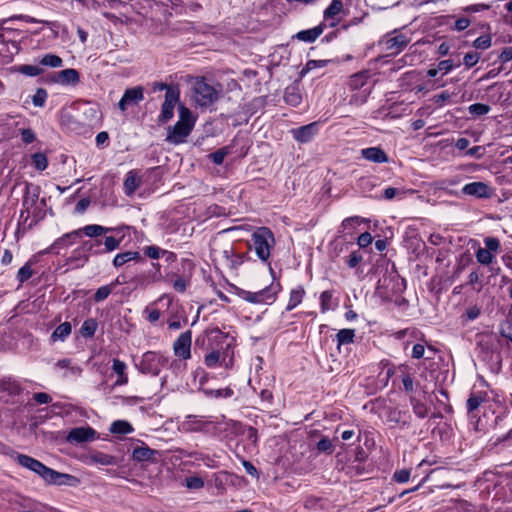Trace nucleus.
I'll return each mask as SVG.
<instances>
[{
	"label": "nucleus",
	"instance_id": "nucleus-1",
	"mask_svg": "<svg viewBox=\"0 0 512 512\" xmlns=\"http://www.w3.org/2000/svg\"><path fill=\"white\" fill-rule=\"evenodd\" d=\"M17 462L39 475L49 485L76 487L80 484V480L74 475L55 471L28 455L18 454Z\"/></svg>",
	"mask_w": 512,
	"mask_h": 512
},
{
	"label": "nucleus",
	"instance_id": "nucleus-2",
	"mask_svg": "<svg viewBox=\"0 0 512 512\" xmlns=\"http://www.w3.org/2000/svg\"><path fill=\"white\" fill-rule=\"evenodd\" d=\"M194 118L190 110L184 106L179 109V120L173 127L169 128L166 141L179 144L185 141L194 127Z\"/></svg>",
	"mask_w": 512,
	"mask_h": 512
},
{
	"label": "nucleus",
	"instance_id": "nucleus-3",
	"mask_svg": "<svg viewBox=\"0 0 512 512\" xmlns=\"http://www.w3.org/2000/svg\"><path fill=\"white\" fill-rule=\"evenodd\" d=\"M193 93L197 105L208 107L219 99L222 86L209 84L204 78H197L193 84Z\"/></svg>",
	"mask_w": 512,
	"mask_h": 512
},
{
	"label": "nucleus",
	"instance_id": "nucleus-4",
	"mask_svg": "<svg viewBox=\"0 0 512 512\" xmlns=\"http://www.w3.org/2000/svg\"><path fill=\"white\" fill-rule=\"evenodd\" d=\"M252 242L256 255L266 262L270 257L271 247L275 243L273 233L266 227H261L252 234Z\"/></svg>",
	"mask_w": 512,
	"mask_h": 512
},
{
	"label": "nucleus",
	"instance_id": "nucleus-5",
	"mask_svg": "<svg viewBox=\"0 0 512 512\" xmlns=\"http://www.w3.org/2000/svg\"><path fill=\"white\" fill-rule=\"evenodd\" d=\"M165 364L166 359L162 355L153 351H148L143 354L141 360L136 366L143 374L157 376Z\"/></svg>",
	"mask_w": 512,
	"mask_h": 512
},
{
	"label": "nucleus",
	"instance_id": "nucleus-6",
	"mask_svg": "<svg viewBox=\"0 0 512 512\" xmlns=\"http://www.w3.org/2000/svg\"><path fill=\"white\" fill-rule=\"evenodd\" d=\"M277 292L275 287L270 286L256 292L242 291L241 297L250 303L271 304L275 300Z\"/></svg>",
	"mask_w": 512,
	"mask_h": 512
},
{
	"label": "nucleus",
	"instance_id": "nucleus-7",
	"mask_svg": "<svg viewBox=\"0 0 512 512\" xmlns=\"http://www.w3.org/2000/svg\"><path fill=\"white\" fill-rule=\"evenodd\" d=\"M180 92L179 89H168L165 94V100L162 104L161 113L159 115V122L166 123L174 115V108L179 102Z\"/></svg>",
	"mask_w": 512,
	"mask_h": 512
},
{
	"label": "nucleus",
	"instance_id": "nucleus-8",
	"mask_svg": "<svg viewBox=\"0 0 512 512\" xmlns=\"http://www.w3.org/2000/svg\"><path fill=\"white\" fill-rule=\"evenodd\" d=\"M410 42V39L404 34H398L395 36L386 35L382 40L381 44L385 46V50L391 55L399 54Z\"/></svg>",
	"mask_w": 512,
	"mask_h": 512
},
{
	"label": "nucleus",
	"instance_id": "nucleus-9",
	"mask_svg": "<svg viewBox=\"0 0 512 512\" xmlns=\"http://www.w3.org/2000/svg\"><path fill=\"white\" fill-rule=\"evenodd\" d=\"M462 194L479 199H487L493 195V190L485 182H472L463 186Z\"/></svg>",
	"mask_w": 512,
	"mask_h": 512
},
{
	"label": "nucleus",
	"instance_id": "nucleus-10",
	"mask_svg": "<svg viewBox=\"0 0 512 512\" xmlns=\"http://www.w3.org/2000/svg\"><path fill=\"white\" fill-rule=\"evenodd\" d=\"M144 99V89L142 86H136L126 89L118 103V108L124 112L130 105H137Z\"/></svg>",
	"mask_w": 512,
	"mask_h": 512
},
{
	"label": "nucleus",
	"instance_id": "nucleus-11",
	"mask_svg": "<svg viewBox=\"0 0 512 512\" xmlns=\"http://www.w3.org/2000/svg\"><path fill=\"white\" fill-rule=\"evenodd\" d=\"M111 230H112V228L103 227V226L97 225V224L87 225L83 228L74 230L71 233L65 234L63 238H60L55 242V245L60 244L64 238H70L72 236L78 237L82 233H84L88 237H98V236H101V235L111 231Z\"/></svg>",
	"mask_w": 512,
	"mask_h": 512
},
{
	"label": "nucleus",
	"instance_id": "nucleus-12",
	"mask_svg": "<svg viewBox=\"0 0 512 512\" xmlns=\"http://www.w3.org/2000/svg\"><path fill=\"white\" fill-rule=\"evenodd\" d=\"M96 438V431L91 427H76L73 428L68 436L67 441L70 443L81 444L84 442H91Z\"/></svg>",
	"mask_w": 512,
	"mask_h": 512
},
{
	"label": "nucleus",
	"instance_id": "nucleus-13",
	"mask_svg": "<svg viewBox=\"0 0 512 512\" xmlns=\"http://www.w3.org/2000/svg\"><path fill=\"white\" fill-rule=\"evenodd\" d=\"M191 340L192 334L190 331L181 333L173 345L174 353L182 359H188L191 356Z\"/></svg>",
	"mask_w": 512,
	"mask_h": 512
},
{
	"label": "nucleus",
	"instance_id": "nucleus-14",
	"mask_svg": "<svg viewBox=\"0 0 512 512\" xmlns=\"http://www.w3.org/2000/svg\"><path fill=\"white\" fill-rule=\"evenodd\" d=\"M364 159L374 163H387L389 158L380 147H369L361 150Z\"/></svg>",
	"mask_w": 512,
	"mask_h": 512
},
{
	"label": "nucleus",
	"instance_id": "nucleus-15",
	"mask_svg": "<svg viewBox=\"0 0 512 512\" xmlns=\"http://www.w3.org/2000/svg\"><path fill=\"white\" fill-rule=\"evenodd\" d=\"M317 131V124L311 123L305 126H301L292 131L294 138L302 143L309 142Z\"/></svg>",
	"mask_w": 512,
	"mask_h": 512
},
{
	"label": "nucleus",
	"instance_id": "nucleus-16",
	"mask_svg": "<svg viewBox=\"0 0 512 512\" xmlns=\"http://www.w3.org/2000/svg\"><path fill=\"white\" fill-rule=\"evenodd\" d=\"M54 81L63 85H75L79 82V73L72 68L65 69L57 72Z\"/></svg>",
	"mask_w": 512,
	"mask_h": 512
},
{
	"label": "nucleus",
	"instance_id": "nucleus-17",
	"mask_svg": "<svg viewBox=\"0 0 512 512\" xmlns=\"http://www.w3.org/2000/svg\"><path fill=\"white\" fill-rule=\"evenodd\" d=\"M141 184V178L135 171H129L124 181V190L126 195H132Z\"/></svg>",
	"mask_w": 512,
	"mask_h": 512
},
{
	"label": "nucleus",
	"instance_id": "nucleus-18",
	"mask_svg": "<svg viewBox=\"0 0 512 512\" xmlns=\"http://www.w3.org/2000/svg\"><path fill=\"white\" fill-rule=\"evenodd\" d=\"M323 32V28L321 25L316 26L312 29L303 30L296 34V38L300 41L304 42H314Z\"/></svg>",
	"mask_w": 512,
	"mask_h": 512
},
{
	"label": "nucleus",
	"instance_id": "nucleus-19",
	"mask_svg": "<svg viewBox=\"0 0 512 512\" xmlns=\"http://www.w3.org/2000/svg\"><path fill=\"white\" fill-rule=\"evenodd\" d=\"M113 371L117 374L118 378L115 382V385H125L127 384L128 382V377H127V374L125 373L126 371V364L119 360V359H114L113 360Z\"/></svg>",
	"mask_w": 512,
	"mask_h": 512
},
{
	"label": "nucleus",
	"instance_id": "nucleus-20",
	"mask_svg": "<svg viewBox=\"0 0 512 512\" xmlns=\"http://www.w3.org/2000/svg\"><path fill=\"white\" fill-rule=\"evenodd\" d=\"M39 198V190L38 188H34L31 190L29 186L26 187L25 196L23 198L22 206L26 209V212L30 211V209L37 203Z\"/></svg>",
	"mask_w": 512,
	"mask_h": 512
},
{
	"label": "nucleus",
	"instance_id": "nucleus-21",
	"mask_svg": "<svg viewBox=\"0 0 512 512\" xmlns=\"http://www.w3.org/2000/svg\"><path fill=\"white\" fill-rule=\"evenodd\" d=\"M72 326L69 322L60 324L54 332L51 334V341L56 342L58 340L64 341L71 333Z\"/></svg>",
	"mask_w": 512,
	"mask_h": 512
},
{
	"label": "nucleus",
	"instance_id": "nucleus-22",
	"mask_svg": "<svg viewBox=\"0 0 512 512\" xmlns=\"http://www.w3.org/2000/svg\"><path fill=\"white\" fill-rule=\"evenodd\" d=\"M155 453L156 451L148 447H136L133 450L132 457L136 461H148L154 457Z\"/></svg>",
	"mask_w": 512,
	"mask_h": 512
},
{
	"label": "nucleus",
	"instance_id": "nucleus-23",
	"mask_svg": "<svg viewBox=\"0 0 512 512\" xmlns=\"http://www.w3.org/2000/svg\"><path fill=\"white\" fill-rule=\"evenodd\" d=\"M140 259V254L136 251H127L124 253L117 254L113 260L115 267H121L125 263Z\"/></svg>",
	"mask_w": 512,
	"mask_h": 512
},
{
	"label": "nucleus",
	"instance_id": "nucleus-24",
	"mask_svg": "<svg viewBox=\"0 0 512 512\" xmlns=\"http://www.w3.org/2000/svg\"><path fill=\"white\" fill-rule=\"evenodd\" d=\"M284 99L286 103H288L291 106H297L301 102V95L299 93V90L295 86H289L286 88L284 93Z\"/></svg>",
	"mask_w": 512,
	"mask_h": 512
},
{
	"label": "nucleus",
	"instance_id": "nucleus-25",
	"mask_svg": "<svg viewBox=\"0 0 512 512\" xmlns=\"http://www.w3.org/2000/svg\"><path fill=\"white\" fill-rule=\"evenodd\" d=\"M90 458L92 462L104 466L116 464V458L114 456L102 452H95L91 454Z\"/></svg>",
	"mask_w": 512,
	"mask_h": 512
},
{
	"label": "nucleus",
	"instance_id": "nucleus-26",
	"mask_svg": "<svg viewBox=\"0 0 512 512\" xmlns=\"http://www.w3.org/2000/svg\"><path fill=\"white\" fill-rule=\"evenodd\" d=\"M133 431L131 424L124 420H117L111 424L110 432L114 434H129Z\"/></svg>",
	"mask_w": 512,
	"mask_h": 512
},
{
	"label": "nucleus",
	"instance_id": "nucleus-27",
	"mask_svg": "<svg viewBox=\"0 0 512 512\" xmlns=\"http://www.w3.org/2000/svg\"><path fill=\"white\" fill-rule=\"evenodd\" d=\"M98 327V323L95 319L89 318L85 320L80 328V334L83 337H93Z\"/></svg>",
	"mask_w": 512,
	"mask_h": 512
},
{
	"label": "nucleus",
	"instance_id": "nucleus-28",
	"mask_svg": "<svg viewBox=\"0 0 512 512\" xmlns=\"http://www.w3.org/2000/svg\"><path fill=\"white\" fill-rule=\"evenodd\" d=\"M304 294H305V291L303 288H298V289L292 290L290 293V298H289V302L286 307V310L291 311L298 304H300L303 299Z\"/></svg>",
	"mask_w": 512,
	"mask_h": 512
},
{
	"label": "nucleus",
	"instance_id": "nucleus-29",
	"mask_svg": "<svg viewBox=\"0 0 512 512\" xmlns=\"http://www.w3.org/2000/svg\"><path fill=\"white\" fill-rule=\"evenodd\" d=\"M343 9L342 0H332L331 4L324 11L325 19H333Z\"/></svg>",
	"mask_w": 512,
	"mask_h": 512
},
{
	"label": "nucleus",
	"instance_id": "nucleus-30",
	"mask_svg": "<svg viewBox=\"0 0 512 512\" xmlns=\"http://www.w3.org/2000/svg\"><path fill=\"white\" fill-rule=\"evenodd\" d=\"M338 346L343 344L352 343L355 337V331L353 329H342L337 335Z\"/></svg>",
	"mask_w": 512,
	"mask_h": 512
},
{
	"label": "nucleus",
	"instance_id": "nucleus-31",
	"mask_svg": "<svg viewBox=\"0 0 512 512\" xmlns=\"http://www.w3.org/2000/svg\"><path fill=\"white\" fill-rule=\"evenodd\" d=\"M476 259L482 265H490L494 260V256L489 250L479 248L476 252Z\"/></svg>",
	"mask_w": 512,
	"mask_h": 512
},
{
	"label": "nucleus",
	"instance_id": "nucleus-32",
	"mask_svg": "<svg viewBox=\"0 0 512 512\" xmlns=\"http://www.w3.org/2000/svg\"><path fill=\"white\" fill-rule=\"evenodd\" d=\"M0 390L7 392L9 395H19L22 392L21 386L15 381L3 382L0 385Z\"/></svg>",
	"mask_w": 512,
	"mask_h": 512
},
{
	"label": "nucleus",
	"instance_id": "nucleus-33",
	"mask_svg": "<svg viewBox=\"0 0 512 512\" xmlns=\"http://www.w3.org/2000/svg\"><path fill=\"white\" fill-rule=\"evenodd\" d=\"M114 286L115 283H112L110 285H105L98 288L94 294V301L97 303L104 301L111 294Z\"/></svg>",
	"mask_w": 512,
	"mask_h": 512
},
{
	"label": "nucleus",
	"instance_id": "nucleus-34",
	"mask_svg": "<svg viewBox=\"0 0 512 512\" xmlns=\"http://www.w3.org/2000/svg\"><path fill=\"white\" fill-rule=\"evenodd\" d=\"M40 64L45 65V66H50V67L57 68V67H61V66H62L63 61H62V59H61L59 56H57V55H54V54H47V55H45V56L40 60Z\"/></svg>",
	"mask_w": 512,
	"mask_h": 512
},
{
	"label": "nucleus",
	"instance_id": "nucleus-35",
	"mask_svg": "<svg viewBox=\"0 0 512 512\" xmlns=\"http://www.w3.org/2000/svg\"><path fill=\"white\" fill-rule=\"evenodd\" d=\"M31 158H32L34 167L37 170L43 171L47 168L48 160H47V157L43 153H40V152L34 153Z\"/></svg>",
	"mask_w": 512,
	"mask_h": 512
},
{
	"label": "nucleus",
	"instance_id": "nucleus-36",
	"mask_svg": "<svg viewBox=\"0 0 512 512\" xmlns=\"http://www.w3.org/2000/svg\"><path fill=\"white\" fill-rule=\"evenodd\" d=\"M16 71L23 75L33 77L40 75L43 70L40 67L34 65H20L16 68Z\"/></svg>",
	"mask_w": 512,
	"mask_h": 512
},
{
	"label": "nucleus",
	"instance_id": "nucleus-37",
	"mask_svg": "<svg viewBox=\"0 0 512 512\" xmlns=\"http://www.w3.org/2000/svg\"><path fill=\"white\" fill-rule=\"evenodd\" d=\"M469 113L476 116L485 115L490 111V106L482 103H475L469 106Z\"/></svg>",
	"mask_w": 512,
	"mask_h": 512
},
{
	"label": "nucleus",
	"instance_id": "nucleus-38",
	"mask_svg": "<svg viewBox=\"0 0 512 512\" xmlns=\"http://www.w3.org/2000/svg\"><path fill=\"white\" fill-rule=\"evenodd\" d=\"M33 275L30 263H26L17 273V279L20 283H24Z\"/></svg>",
	"mask_w": 512,
	"mask_h": 512
},
{
	"label": "nucleus",
	"instance_id": "nucleus-39",
	"mask_svg": "<svg viewBox=\"0 0 512 512\" xmlns=\"http://www.w3.org/2000/svg\"><path fill=\"white\" fill-rule=\"evenodd\" d=\"M412 407H413V412L419 417V418H424L427 416L428 414V408L427 406L418 401V400H415V399H412Z\"/></svg>",
	"mask_w": 512,
	"mask_h": 512
},
{
	"label": "nucleus",
	"instance_id": "nucleus-40",
	"mask_svg": "<svg viewBox=\"0 0 512 512\" xmlns=\"http://www.w3.org/2000/svg\"><path fill=\"white\" fill-rule=\"evenodd\" d=\"M483 402V397L480 395L472 394L467 400V410L469 413L475 411Z\"/></svg>",
	"mask_w": 512,
	"mask_h": 512
},
{
	"label": "nucleus",
	"instance_id": "nucleus-41",
	"mask_svg": "<svg viewBox=\"0 0 512 512\" xmlns=\"http://www.w3.org/2000/svg\"><path fill=\"white\" fill-rule=\"evenodd\" d=\"M47 98V92L43 88H39L32 98V102L37 107H43Z\"/></svg>",
	"mask_w": 512,
	"mask_h": 512
},
{
	"label": "nucleus",
	"instance_id": "nucleus-42",
	"mask_svg": "<svg viewBox=\"0 0 512 512\" xmlns=\"http://www.w3.org/2000/svg\"><path fill=\"white\" fill-rule=\"evenodd\" d=\"M492 44L491 37L488 35L478 37L474 42L473 46L476 49H488Z\"/></svg>",
	"mask_w": 512,
	"mask_h": 512
},
{
	"label": "nucleus",
	"instance_id": "nucleus-43",
	"mask_svg": "<svg viewBox=\"0 0 512 512\" xmlns=\"http://www.w3.org/2000/svg\"><path fill=\"white\" fill-rule=\"evenodd\" d=\"M367 221H368L367 219L360 218L359 216H353V217H348V218L344 219L341 226H342L343 230L345 231V230L351 229L354 224H359V223L367 222Z\"/></svg>",
	"mask_w": 512,
	"mask_h": 512
},
{
	"label": "nucleus",
	"instance_id": "nucleus-44",
	"mask_svg": "<svg viewBox=\"0 0 512 512\" xmlns=\"http://www.w3.org/2000/svg\"><path fill=\"white\" fill-rule=\"evenodd\" d=\"M9 20H22V21H25L27 23H45V24H50L49 22L47 21H43V20H38L34 17H31V16H28V15H14L8 19H4L2 21V24L9 21Z\"/></svg>",
	"mask_w": 512,
	"mask_h": 512
},
{
	"label": "nucleus",
	"instance_id": "nucleus-45",
	"mask_svg": "<svg viewBox=\"0 0 512 512\" xmlns=\"http://www.w3.org/2000/svg\"><path fill=\"white\" fill-rule=\"evenodd\" d=\"M332 293L330 291H324L320 295L321 309L327 311L331 309Z\"/></svg>",
	"mask_w": 512,
	"mask_h": 512
},
{
	"label": "nucleus",
	"instance_id": "nucleus-46",
	"mask_svg": "<svg viewBox=\"0 0 512 512\" xmlns=\"http://www.w3.org/2000/svg\"><path fill=\"white\" fill-rule=\"evenodd\" d=\"M485 249L490 252H497L500 248V242L495 237H486L484 239Z\"/></svg>",
	"mask_w": 512,
	"mask_h": 512
},
{
	"label": "nucleus",
	"instance_id": "nucleus-47",
	"mask_svg": "<svg viewBox=\"0 0 512 512\" xmlns=\"http://www.w3.org/2000/svg\"><path fill=\"white\" fill-rule=\"evenodd\" d=\"M480 59V54L477 53V52H471V53H467L464 58H463V63L464 65H466L468 68L470 67H473L474 65L477 64V62L479 61Z\"/></svg>",
	"mask_w": 512,
	"mask_h": 512
},
{
	"label": "nucleus",
	"instance_id": "nucleus-48",
	"mask_svg": "<svg viewBox=\"0 0 512 512\" xmlns=\"http://www.w3.org/2000/svg\"><path fill=\"white\" fill-rule=\"evenodd\" d=\"M317 449L319 452L332 453V451H333L332 442L328 438L324 437L317 443Z\"/></svg>",
	"mask_w": 512,
	"mask_h": 512
},
{
	"label": "nucleus",
	"instance_id": "nucleus-49",
	"mask_svg": "<svg viewBox=\"0 0 512 512\" xmlns=\"http://www.w3.org/2000/svg\"><path fill=\"white\" fill-rule=\"evenodd\" d=\"M409 478L410 470L407 469L397 470L393 475V479L398 483H405L409 480Z\"/></svg>",
	"mask_w": 512,
	"mask_h": 512
},
{
	"label": "nucleus",
	"instance_id": "nucleus-50",
	"mask_svg": "<svg viewBox=\"0 0 512 512\" xmlns=\"http://www.w3.org/2000/svg\"><path fill=\"white\" fill-rule=\"evenodd\" d=\"M220 359V352L219 351H212L205 357V364L208 367H214Z\"/></svg>",
	"mask_w": 512,
	"mask_h": 512
},
{
	"label": "nucleus",
	"instance_id": "nucleus-51",
	"mask_svg": "<svg viewBox=\"0 0 512 512\" xmlns=\"http://www.w3.org/2000/svg\"><path fill=\"white\" fill-rule=\"evenodd\" d=\"M186 486L190 489H200L204 486V481L200 477H189L186 479Z\"/></svg>",
	"mask_w": 512,
	"mask_h": 512
},
{
	"label": "nucleus",
	"instance_id": "nucleus-52",
	"mask_svg": "<svg viewBox=\"0 0 512 512\" xmlns=\"http://www.w3.org/2000/svg\"><path fill=\"white\" fill-rule=\"evenodd\" d=\"M366 78L367 76L365 72L354 75L351 80V86L355 89L363 86Z\"/></svg>",
	"mask_w": 512,
	"mask_h": 512
},
{
	"label": "nucleus",
	"instance_id": "nucleus-53",
	"mask_svg": "<svg viewBox=\"0 0 512 512\" xmlns=\"http://www.w3.org/2000/svg\"><path fill=\"white\" fill-rule=\"evenodd\" d=\"M104 244H105L106 251L110 252V251H113L118 248V246L120 244V240H118L112 236H108L105 238Z\"/></svg>",
	"mask_w": 512,
	"mask_h": 512
},
{
	"label": "nucleus",
	"instance_id": "nucleus-54",
	"mask_svg": "<svg viewBox=\"0 0 512 512\" xmlns=\"http://www.w3.org/2000/svg\"><path fill=\"white\" fill-rule=\"evenodd\" d=\"M372 240L373 238L371 234L368 232H364L358 237L357 243L361 248H365L371 244Z\"/></svg>",
	"mask_w": 512,
	"mask_h": 512
},
{
	"label": "nucleus",
	"instance_id": "nucleus-55",
	"mask_svg": "<svg viewBox=\"0 0 512 512\" xmlns=\"http://www.w3.org/2000/svg\"><path fill=\"white\" fill-rule=\"evenodd\" d=\"M159 247L157 246H148L145 248V254L151 259L160 258L161 253H163Z\"/></svg>",
	"mask_w": 512,
	"mask_h": 512
},
{
	"label": "nucleus",
	"instance_id": "nucleus-56",
	"mask_svg": "<svg viewBox=\"0 0 512 512\" xmlns=\"http://www.w3.org/2000/svg\"><path fill=\"white\" fill-rule=\"evenodd\" d=\"M226 154H227L226 150H224V149H219V150H217V151L213 152V153L210 155V157H211L212 161H213L215 164L220 165V164H222V163H223V161H224V158H225Z\"/></svg>",
	"mask_w": 512,
	"mask_h": 512
},
{
	"label": "nucleus",
	"instance_id": "nucleus-57",
	"mask_svg": "<svg viewBox=\"0 0 512 512\" xmlns=\"http://www.w3.org/2000/svg\"><path fill=\"white\" fill-rule=\"evenodd\" d=\"M490 8L487 4H474L470 6H466L463 10L468 13H477L484 10H488Z\"/></svg>",
	"mask_w": 512,
	"mask_h": 512
},
{
	"label": "nucleus",
	"instance_id": "nucleus-58",
	"mask_svg": "<svg viewBox=\"0 0 512 512\" xmlns=\"http://www.w3.org/2000/svg\"><path fill=\"white\" fill-rule=\"evenodd\" d=\"M33 398L39 404H48L52 401L51 396L44 392L35 393Z\"/></svg>",
	"mask_w": 512,
	"mask_h": 512
},
{
	"label": "nucleus",
	"instance_id": "nucleus-59",
	"mask_svg": "<svg viewBox=\"0 0 512 512\" xmlns=\"http://www.w3.org/2000/svg\"><path fill=\"white\" fill-rule=\"evenodd\" d=\"M21 136L23 142L27 144L32 143L36 139L35 133L31 129H22Z\"/></svg>",
	"mask_w": 512,
	"mask_h": 512
},
{
	"label": "nucleus",
	"instance_id": "nucleus-60",
	"mask_svg": "<svg viewBox=\"0 0 512 512\" xmlns=\"http://www.w3.org/2000/svg\"><path fill=\"white\" fill-rule=\"evenodd\" d=\"M362 261V256L357 252H353L347 261V264L350 268L356 267Z\"/></svg>",
	"mask_w": 512,
	"mask_h": 512
},
{
	"label": "nucleus",
	"instance_id": "nucleus-61",
	"mask_svg": "<svg viewBox=\"0 0 512 512\" xmlns=\"http://www.w3.org/2000/svg\"><path fill=\"white\" fill-rule=\"evenodd\" d=\"M451 98V94L447 91H443L438 95L434 96V102L437 105H443L446 101H448Z\"/></svg>",
	"mask_w": 512,
	"mask_h": 512
},
{
	"label": "nucleus",
	"instance_id": "nucleus-62",
	"mask_svg": "<svg viewBox=\"0 0 512 512\" xmlns=\"http://www.w3.org/2000/svg\"><path fill=\"white\" fill-rule=\"evenodd\" d=\"M501 62L506 63L512 60V47H505L499 55Z\"/></svg>",
	"mask_w": 512,
	"mask_h": 512
},
{
	"label": "nucleus",
	"instance_id": "nucleus-63",
	"mask_svg": "<svg viewBox=\"0 0 512 512\" xmlns=\"http://www.w3.org/2000/svg\"><path fill=\"white\" fill-rule=\"evenodd\" d=\"M453 67V63L451 60H442L438 63L439 72H443L444 74L448 73Z\"/></svg>",
	"mask_w": 512,
	"mask_h": 512
},
{
	"label": "nucleus",
	"instance_id": "nucleus-64",
	"mask_svg": "<svg viewBox=\"0 0 512 512\" xmlns=\"http://www.w3.org/2000/svg\"><path fill=\"white\" fill-rule=\"evenodd\" d=\"M480 315V308L477 306L469 307L466 310L465 316L468 320H474Z\"/></svg>",
	"mask_w": 512,
	"mask_h": 512
}]
</instances>
